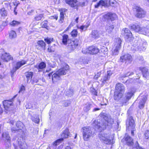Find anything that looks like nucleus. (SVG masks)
Masks as SVG:
<instances>
[{
	"label": "nucleus",
	"instance_id": "f257e3e1",
	"mask_svg": "<svg viewBox=\"0 0 149 149\" xmlns=\"http://www.w3.org/2000/svg\"><path fill=\"white\" fill-rule=\"evenodd\" d=\"M100 116L104 120L105 122L102 124L100 123V121L97 120H95L92 123L93 126L96 128L99 129L100 130L102 131L105 129L106 126L111 125L114 123V120L111 117L106 113L102 112Z\"/></svg>",
	"mask_w": 149,
	"mask_h": 149
},
{
	"label": "nucleus",
	"instance_id": "f03ea898",
	"mask_svg": "<svg viewBox=\"0 0 149 149\" xmlns=\"http://www.w3.org/2000/svg\"><path fill=\"white\" fill-rule=\"evenodd\" d=\"M69 66L68 65H65L64 67L59 69L56 73L52 74L53 72L49 73L48 76L50 77L52 76V80L54 82L60 80L61 76L65 74L69 69Z\"/></svg>",
	"mask_w": 149,
	"mask_h": 149
},
{
	"label": "nucleus",
	"instance_id": "7ed1b4c3",
	"mask_svg": "<svg viewBox=\"0 0 149 149\" xmlns=\"http://www.w3.org/2000/svg\"><path fill=\"white\" fill-rule=\"evenodd\" d=\"M146 45V42L140 39L136 42H134V43L131 47V49L133 51L139 50H143L145 49V47Z\"/></svg>",
	"mask_w": 149,
	"mask_h": 149
},
{
	"label": "nucleus",
	"instance_id": "20e7f679",
	"mask_svg": "<svg viewBox=\"0 0 149 149\" xmlns=\"http://www.w3.org/2000/svg\"><path fill=\"white\" fill-rule=\"evenodd\" d=\"M19 131L20 132V133L19 134L20 138H19L17 139L18 144L21 149H24L25 148L26 146V143L25 141V134L22 130H20Z\"/></svg>",
	"mask_w": 149,
	"mask_h": 149
},
{
	"label": "nucleus",
	"instance_id": "39448f33",
	"mask_svg": "<svg viewBox=\"0 0 149 149\" xmlns=\"http://www.w3.org/2000/svg\"><path fill=\"white\" fill-rule=\"evenodd\" d=\"M83 130V135L84 141H88L92 134V132L90 127H85L82 128Z\"/></svg>",
	"mask_w": 149,
	"mask_h": 149
},
{
	"label": "nucleus",
	"instance_id": "423d86ee",
	"mask_svg": "<svg viewBox=\"0 0 149 149\" xmlns=\"http://www.w3.org/2000/svg\"><path fill=\"white\" fill-rule=\"evenodd\" d=\"M132 61L131 56L129 54H122L120 56V61L122 62H125L127 65L130 64Z\"/></svg>",
	"mask_w": 149,
	"mask_h": 149
},
{
	"label": "nucleus",
	"instance_id": "0eeeda50",
	"mask_svg": "<svg viewBox=\"0 0 149 149\" xmlns=\"http://www.w3.org/2000/svg\"><path fill=\"white\" fill-rule=\"evenodd\" d=\"M68 48L70 51L74 50L78 45V42L77 40L72 41L68 40Z\"/></svg>",
	"mask_w": 149,
	"mask_h": 149
},
{
	"label": "nucleus",
	"instance_id": "6e6552de",
	"mask_svg": "<svg viewBox=\"0 0 149 149\" xmlns=\"http://www.w3.org/2000/svg\"><path fill=\"white\" fill-rule=\"evenodd\" d=\"M127 129H134L135 128V124L132 117H130L126 123Z\"/></svg>",
	"mask_w": 149,
	"mask_h": 149
},
{
	"label": "nucleus",
	"instance_id": "1a4fd4ad",
	"mask_svg": "<svg viewBox=\"0 0 149 149\" xmlns=\"http://www.w3.org/2000/svg\"><path fill=\"white\" fill-rule=\"evenodd\" d=\"M103 17L107 21H113L115 20L117 18L116 15L114 13H108L103 16Z\"/></svg>",
	"mask_w": 149,
	"mask_h": 149
},
{
	"label": "nucleus",
	"instance_id": "9d476101",
	"mask_svg": "<svg viewBox=\"0 0 149 149\" xmlns=\"http://www.w3.org/2000/svg\"><path fill=\"white\" fill-rule=\"evenodd\" d=\"M136 16L138 18H141L144 17L146 14V12L142 9L138 7L136 8Z\"/></svg>",
	"mask_w": 149,
	"mask_h": 149
},
{
	"label": "nucleus",
	"instance_id": "9b49d317",
	"mask_svg": "<svg viewBox=\"0 0 149 149\" xmlns=\"http://www.w3.org/2000/svg\"><path fill=\"white\" fill-rule=\"evenodd\" d=\"M99 137L101 140L104 141V143L106 144L110 143H111V140L106 134L100 133L99 135Z\"/></svg>",
	"mask_w": 149,
	"mask_h": 149
},
{
	"label": "nucleus",
	"instance_id": "f8f14e48",
	"mask_svg": "<svg viewBox=\"0 0 149 149\" xmlns=\"http://www.w3.org/2000/svg\"><path fill=\"white\" fill-rule=\"evenodd\" d=\"M17 96V95H15L13 98L10 100H6L3 102V105L6 110H8V108L13 103L12 100L13 99L15 98Z\"/></svg>",
	"mask_w": 149,
	"mask_h": 149
},
{
	"label": "nucleus",
	"instance_id": "ddd939ff",
	"mask_svg": "<svg viewBox=\"0 0 149 149\" xmlns=\"http://www.w3.org/2000/svg\"><path fill=\"white\" fill-rule=\"evenodd\" d=\"M122 34L124 35L125 38L128 39L131 38L132 34L129 29L127 28L123 29L122 31Z\"/></svg>",
	"mask_w": 149,
	"mask_h": 149
},
{
	"label": "nucleus",
	"instance_id": "4468645a",
	"mask_svg": "<svg viewBox=\"0 0 149 149\" xmlns=\"http://www.w3.org/2000/svg\"><path fill=\"white\" fill-rule=\"evenodd\" d=\"M1 58L3 61L6 62L13 60V58L11 57V56L9 54L6 53L2 54Z\"/></svg>",
	"mask_w": 149,
	"mask_h": 149
},
{
	"label": "nucleus",
	"instance_id": "2eb2a0df",
	"mask_svg": "<svg viewBox=\"0 0 149 149\" xmlns=\"http://www.w3.org/2000/svg\"><path fill=\"white\" fill-rule=\"evenodd\" d=\"M88 50L89 51V53L92 54H97L100 51L97 47L93 46L89 47Z\"/></svg>",
	"mask_w": 149,
	"mask_h": 149
},
{
	"label": "nucleus",
	"instance_id": "dca6fc26",
	"mask_svg": "<svg viewBox=\"0 0 149 149\" xmlns=\"http://www.w3.org/2000/svg\"><path fill=\"white\" fill-rule=\"evenodd\" d=\"M46 44L42 40H39L37 42V45H36V48L38 50L41 49L45 50Z\"/></svg>",
	"mask_w": 149,
	"mask_h": 149
},
{
	"label": "nucleus",
	"instance_id": "f3484780",
	"mask_svg": "<svg viewBox=\"0 0 149 149\" xmlns=\"http://www.w3.org/2000/svg\"><path fill=\"white\" fill-rule=\"evenodd\" d=\"M141 27L139 25L137 24H133L130 25V29L136 32L139 33H143V32L140 31Z\"/></svg>",
	"mask_w": 149,
	"mask_h": 149
},
{
	"label": "nucleus",
	"instance_id": "a211bd4d",
	"mask_svg": "<svg viewBox=\"0 0 149 149\" xmlns=\"http://www.w3.org/2000/svg\"><path fill=\"white\" fill-rule=\"evenodd\" d=\"M33 74V72H28L25 73V76L26 78L27 83H32L31 79Z\"/></svg>",
	"mask_w": 149,
	"mask_h": 149
},
{
	"label": "nucleus",
	"instance_id": "6ab92c4d",
	"mask_svg": "<svg viewBox=\"0 0 149 149\" xmlns=\"http://www.w3.org/2000/svg\"><path fill=\"white\" fill-rule=\"evenodd\" d=\"M122 40L120 38H116L114 40L113 46L121 49Z\"/></svg>",
	"mask_w": 149,
	"mask_h": 149
},
{
	"label": "nucleus",
	"instance_id": "aec40b11",
	"mask_svg": "<svg viewBox=\"0 0 149 149\" xmlns=\"http://www.w3.org/2000/svg\"><path fill=\"white\" fill-rule=\"evenodd\" d=\"M124 93L121 92L115 91L114 93L113 98L116 100H119L123 97Z\"/></svg>",
	"mask_w": 149,
	"mask_h": 149
},
{
	"label": "nucleus",
	"instance_id": "412c9836",
	"mask_svg": "<svg viewBox=\"0 0 149 149\" xmlns=\"http://www.w3.org/2000/svg\"><path fill=\"white\" fill-rule=\"evenodd\" d=\"M139 69L142 72L143 77L146 78H148L149 76V72L148 69L146 67H144L140 68Z\"/></svg>",
	"mask_w": 149,
	"mask_h": 149
},
{
	"label": "nucleus",
	"instance_id": "4be33fe9",
	"mask_svg": "<svg viewBox=\"0 0 149 149\" xmlns=\"http://www.w3.org/2000/svg\"><path fill=\"white\" fill-rule=\"evenodd\" d=\"M66 3L71 7H76L77 6V0H65Z\"/></svg>",
	"mask_w": 149,
	"mask_h": 149
},
{
	"label": "nucleus",
	"instance_id": "5701e85b",
	"mask_svg": "<svg viewBox=\"0 0 149 149\" xmlns=\"http://www.w3.org/2000/svg\"><path fill=\"white\" fill-rule=\"evenodd\" d=\"M70 133L69 131L68 128H66L65 130H64L62 133L61 134V136L64 138H68L70 136Z\"/></svg>",
	"mask_w": 149,
	"mask_h": 149
},
{
	"label": "nucleus",
	"instance_id": "b1692460",
	"mask_svg": "<svg viewBox=\"0 0 149 149\" xmlns=\"http://www.w3.org/2000/svg\"><path fill=\"white\" fill-rule=\"evenodd\" d=\"M115 91L124 93L125 87L123 84H116Z\"/></svg>",
	"mask_w": 149,
	"mask_h": 149
},
{
	"label": "nucleus",
	"instance_id": "393cba45",
	"mask_svg": "<svg viewBox=\"0 0 149 149\" xmlns=\"http://www.w3.org/2000/svg\"><path fill=\"white\" fill-rule=\"evenodd\" d=\"M125 139L127 144L129 146H132L133 144V140L130 136L126 134L125 136Z\"/></svg>",
	"mask_w": 149,
	"mask_h": 149
},
{
	"label": "nucleus",
	"instance_id": "a878e982",
	"mask_svg": "<svg viewBox=\"0 0 149 149\" xmlns=\"http://www.w3.org/2000/svg\"><path fill=\"white\" fill-rule=\"evenodd\" d=\"M100 5L104 7H108L109 6V4L107 1H105L103 0H100L97 4L95 5V8H97Z\"/></svg>",
	"mask_w": 149,
	"mask_h": 149
},
{
	"label": "nucleus",
	"instance_id": "bb28decb",
	"mask_svg": "<svg viewBox=\"0 0 149 149\" xmlns=\"http://www.w3.org/2000/svg\"><path fill=\"white\" fill-rule=\"evenodd\" d=\"M26 63V61L24 60H22L20 61H19L15 64V66L18 69L20 68L22 66L25 64Z\"/></svg>",
	"mask_w": 149,
	"mask_h": 149
},
{
	"label": "nucleus",
	"instance_id": "cd10ccee",
	"mask_svg": "<svg viewBox=\"0 0 149 149\" xmlns=\"http://www.w3.org/2000/svg\"><path fill=\"white\" fill-rule=\"evenodd\" d=\"M46 64L45 63L42 62H41L38 64H37L35 66V67L38 70H42L45 68Z\"/></svg>",
	"mask_w": 149,
	"mask_h": 149
},
{
	"label": "nucleus",
	"instance_id": "c85d7f7f",
	"mask_svg": "<svg viewBox=\"0 0 149 149\" xmlns=\"http://www.w3.org/2000/svg\"><path fill=\"white\" fill-rule=\"evenodd\" d=\"M134 91V90H132L128 92L125 93V96L127 101H128L131 98L132 96L133 95Z\"/></svg>",
	"mask_w": 149,
	"mask_h": 149
},
{
	"label": "nucleus",
	"instance_id": "c756f323",
	"mask_svg": "<svg viewBox=\"0 0 149 149\" xmlns=\"http://www.w3.org/2000/svg\"><path fill=\"white\" fill-rule=\"evenodd\" d=\"M114 26L113 25L109 24L106 27V29L107 32L108 33H111L113 30L114 28Z\"/></svg>",
	"mask_w": 149,
	"mask_h": 149
},
{
	"label": "nucleus",
	"instance_id": "7c9ffc66",
	"mask_svg": "<svg viewBox=\"0 0 149 149\" xmlns=\"http://www.w3.org/2000/svg\"><path fill=\"white\" fill-rule=\"evenodd\" d=\"M143 33H139L144 34L145 35H147L149 34V28L148 27H141L140 31Z\"/></svg>",
	"mask_w": 149,
	"mask_h": 149
},
{
	"label": "nucleus",
	"instance_id": "2f4dec72",
	"mask_svg": "<svg viewBox=\"0 0 149 149\" xmlns=\"http://www.w3.org/2000/svg\"><path fill=\"white\" fill-rule=\"evenodd\" d=\"M146 98L144 96L141 99L139 102V107L140 109H143L144 106L145 102L146 101Z\"/></svg>",
	"mask_w": 149,
	"mask_h": 149
},
{
	"label": "nucleus",
	"instance_id": "473e14b6",
	"mask_svg": "<svg viewBox=\"0 0 149 149\" xmlns=\"http://www.w3.org/2000/svg\"><path fill=\"white\" fill-rule=\"evenodd\" d=\"M120 49V48L113 46L112 49V55L114 56L118 55Z\"/></svg>",
	"mask_w": 149,
	"mask_h": 149
},
{
	"label": "nucleus",
	"instance_id": "72a5a7b5",
	"mask_svg": "<svg viewBox=\"0 0 149 149\" xmlns=\"http://www.w3.org/2000/svg\"><path fill=\"white\" fill-rule=\"evenodd\" d=\"M91 35L92 37L95 39H97L100 36V34L99 32L97 31L96 30L93 31L92 32Z\"/></svg>",
	"mask_w": 149,
	"mask_h": 149
},
{
	"label": "nucleus",
	"instance_id": "f704fd0d",
	"mask_svg": "<svg viewBox=\"0 0 149 149\" xmlns=\"http://www.w3.org/2000/svg\"><path fill=\"white\" fill-rule=\"evenodd\" d=\"M2 138L4 140H6L8 141H10V137L7 132H5L3 133Z\"/></svg>",
	"mask_w": 149,
	"mask_h": 149
},
{
	"label": "nucleus",
	"instance_id": "c9c22d12",
	"mask_svg": "<svg viewBox=\"0 0 149 149\" xmlns=\"http://www.w3.org/2000/svg\"><path fill=\"white\" fill-rule=\"evenodd\" d=\"M68 35L67 34H64L62 36V42L64 45H66L68 44Z\"/></svg>",
	"mask_w": 149,
	"mask_h": 149
},
{
	"label": "nucleus",
	"instance_id": "e433bc0d",
	"mask_svg": "<svg viewBox=\"0 0 149 149\" xmlns=\"http://www.w3.org/2000/svg\"><path fill=\"white\" fill-rule=\"evenodd\" d=\"M8 12L4 8H2L0 9V14L3 17L6 16L7 15Z\"/></svg>",
	"mask_w": 149,
	"mask_h": 149
},
{
	"label": "nucleus",
	"instance_id": "4c0bfd02",
	"mask_svg": "<svg viewBox=\"0 0 149 149\" xmlns=\"http://www.w3.org/2000/svg\"><path fill=\"white\" fill-rule=\"evenodd\" d=\"M65 11V9H64L63 10H61L60 11V19L59 20V22L60 23H62L63 22L64 18V14L63 12Z\"/></svg>",
	"mask_w": 149,
	"mask_h": 149
},
{
	"label": "nucleus",
	"instance_id": "58836bf2",
	"mask_svg": "<svg viewBox=\"0 0 149 149\" xmlns=\"http://www.w3.org/2000/svg\"><path fill=\"white\" fill-rule=\"evenodd\" d=\"M74 90L72 87L68 89L66 92V95L68 96H71L73 94Z\"/></svg>",
	"mask_w": 149,
	"mask_h": 149
},
{
	"label": "nucleus",
	"instance_id": "ea45409f",
	"mask_svg": "<svg viewBox=\"0 0 149 149\" xmlns=\"http://www.w3.org/2000/svg\"><path fill=\"white\" fill-rule=\"evenodd\" d=\"M93 104L87 103L86 104L84 108V109L85 111L87 112L90 109L93 107Z\"/></svg>",
	"mask_w": 149,
	"mask_h": 149
},
{
	"label": "nucleus",
	"instance_id": "a19ab883",
	"mask_svg": "<svg viewBox=\"0 0 149 149\" xmlns=\"http://www.w3.org/2000/svg\"><path fill=\"white\" fill-rule=\"evenodd\" d=\"M16 125L19 131L23 128L24 125L23 123L20 121H17L16 123Z\"/></svg>",
	"mask_w": 149,
	"mask_h": 149
},
{
	"label": "nucleus",
	"instance_id": "79ce46f5",
	"mask_svg": "<svg viewBox=\"0 0 149 149\" xmlns=\"http://www.w3.org/2000/svg\"><path fill=\"white\" fill-rule=\"evenodd\" d=\"M17 37V34L15 31H11L9 33V37L12 39L15 38Z\"/></svg>",
	"mask_w": 149,
	"mask_h": 149
},
{
	"label": "nucleus",
	"instance_id": "37998d69",
	"mask_svg": "<svg viewBox=\"0 0 149 149\" xmlns=\"http://www.w3.org/2000/svg\"><path fill=\"white\" fill-rule=\"evenodd\" d=\"M16 2H12L11 3H10V9H11V10L13 9L14 11H15V9L19 4V3H17L16 4Z\"/></svg>",
	"mask_w": 149,
	"mask_h": 149
},
{
	"label": "nucleus",
	"instance_id": "c03bdc74",
	"mask_svg": "<svg viewBox=\"0 0 149 149\" xmlns=\"http://www.w3.org/2000/svg\"><path fill=\"white\" fill-rule=\"evenodd\" d=\"M56 45H54L52 46H49L47 49L48 51L49 52H53L55 50Z\"/></svg>",
	"mask_w": 149,
	"mask_h": 149
},
{
	"label": "nucleus",
	"instance_id": "a18cd8bd",
	"mask_svg": "<svg viewBox=\"0 0 149 149\" xmlns=\"http://www.w3.org/2000/svg\"><path fill=\"white\" fill-rule=\"evenodd\" d=\"M31 119L32 120L36 123H38L40 121V119L38 116H37L36 118L33 116H31Z\"/></svg>",
	"mask_w": 149,
	"mask_h": 149
},
{
	"label": "nucleus",
	"instance_id": "49530a36",
	"mask_svg": "<svg viewBox=\"0 0 149 149\" xmlns=\"http://www.w3.org/2000/svg\"><path fill=\"white\" fill-rule=\"evenodd\" d=\"M20 24V22L15 20H13L10 23V25L13 26H17Z\"/></svg>",
	"mask_w": 149,
	"mask_h": 149
},
{
	"label": "nucleus",
	"instance_id": "de8ad7c7",
	"mask_svg": "<svg viewBox=\"0 0 149 149\" xmlns=\"http://www.w3.org/2000/svg\"><path fill=\"white\" fill-rule=\"evenodd\" d=\"M63 140V138L58 139L54 142L53 144L54 146H56L58 145L59 143H61Z\"/></svg>",
	"mask_w": 149,
	"mask_h": 149
},
{
	"label": "nucleus",
	"instance_id": "09e8293b",
	"mask_svg": "<svg viewBox=\"0 0 149 149\" xmlns=\"http://www.w3.org/2000/svg\"><path fill=\"white\" fill-rule=\"evenodd\" d=\"M77 30L74 29L73 30L71 33V36L73 37H76L77 35Z\"/></svg>",
	"mask_w": 149,
	"mask_h": 149
},
{
	"label": "nucleus",
	"instance_id": "8fccbe9b",
	"mask_svg": "<svg viewBox=\"0 0 149 149\" xmlns=\"http://www.w3.org/2000/svg\"><path fill=\"white\" fill-rule=\"evenodd\" d=\"M91 91L93 94L96 96L97 95V93L96 90L94 89L93 86L91 88Z\"/></svg>",
	"mask_w": 149,
	"mask_h": 149
},
{
	"label": "nucleus",
	"instance_id": "3c124183",
	"mask_svg": "<svg viewBox=\"0 0 149 149\" xmlns=\"http://www.w3.org/2000/svg\"><path fill=\"white\" fill-rule=\"evenodd\" d=\"M44 40L48 44H49L52 41H53V38H45Z\"/></svg>",
	"mask_w": 149,
	"mask_h": 149
},
{
	"label": "nucleus",
	"instance_id": "603ef678",
	"mask_svg": "<svg viewBox=\"0 0 149 149\" xmlns=\"http://www.w3.org/2000/svg\"><path fill=\"white\" fill-rule=\"evenodd\" d=\"M144 138L146 139H148L149 138V130H147L145 132Z\"/></svg>",
	"mask_w": 149,
	"mask_h": 149
},
{
	"label": "nucleus",
	"instance_id": "864d4df0",
	"mask_svg": "<svg viewBox=\"0 0 149 149\" xmlns=\"http://www.w3.org/2000/svg\"><path fill=\"white\" fill-rule=\"evenodd\" d=\"M43 17V15L42 14H40L38 15L36 17H35V19L36 21H39Z\"/></svg>",
	"mask_w": 149,
	"mask_h": 149
},
{
	"label": "nucleus",
	"instance_id": "5fc2aeb1",
	"mask_svg": "<svg viewBox=\"0 0 149 149\" xmlns=\"http://www.w3.org/2000/svg\"><path fill=\"white\" fill-rule=\"evenodd\" d=\"M17 70H18V69L16 68L15 66L13 67L12 70L11 71V73L12 74V77H13V74Z\"/></svg>",
	"mask_w": 149,
	"mask_h": 149
},
{
	"label": "nucleus",
	"instance_id": "6e6d98bb",
	"mask_svg": "<svg viewBox=\"0 0 149 149\" xmlns=\"http://www.w3.org/2000/svg\"><path fill=\"white\" fill-rule=\"evenodd\" d=\"M17 70H18V69L16 68L15 66L13 67L12 70L11 71V73L12 74V77H13V74Z\"/></svg>",
	"mask_w": 149,
	"mask_h": 149
},
{
	"label": "nucleus",
	"instance_id": "4d7b16f0",
	"mask_svg": "<svg viewBox=\"0 0 149 149\" xmlns=\"http://www.w3.org/2000/svg\"><path fill=\"white\" fill-rule=\"evenodd\" d=\"M47 21H44L42 23V27L43 28H47Z\"/></svg>",
	"mask_w": 149,
	"mask_h": 149
},
{
	"label": "nucleus",
	"instance_id": "13d9d810",
	"mask_svg": "<svg viewBox=\"0 0 149 149\" xmlns=\"http://www.w3.org/2000/svg\"><path fill=\"white\" fill-rule=\"evenodd\" d=\"M77 5L76 7V9H77L78 8V7L79 6H84L85 5V3L84 2H80L79 3H77Z\"/></svg>",
	"mask_w": 149,
	"mask_h": 149
},
{
	"label": "nucleus",
	"instance_id": "bf43d9fd",
	"mask_svg": "<svg viewBox=\"0 0 149 149\" xmlns=\"http://www.w3.org/2000/svg\"><path fill=\"white\" fill-rule=\"evenodd\" d=\"M88 48L87 49H86L85 48L83 49L82 50V52L85 54H86L88 53H89V51L88 50Z\"/></svg>",
	"mask_w": 149,
	"mask_h": 149
},
{
	"label": "nucleus",
	"instance_id": "052dcab7",
	"mask_svg": "<svg viewBox=\"0 0 149 149\" xmlns=\"http://www.w3.org/2000/svg\"><path fill=\"white\" fill-rule=\"evenodd\" d=\"M101 74V72H97L96 74H95L94 78L95 79H97L98 77H100Z\"/></svg>",
	"mask_w": 149,
	"mask_h": 149
},
{
	"label": "nucleus",
	"instance_id": "680f3d73",
	"mask_svg": "<svg viewBox=\"0 0 149 149\" xmlns=\"http://www.w3.org/2000/svg\"><path fill=\"white\" fill-rule=\"evenodd\" d=\"M24 90H25L24 86H22L21 87L20 89V90L19 91V93H20V92H22V93H23Z\"/></svg>",
	"mask_w": 149,
	"mask_h": 149
},
{
	"label": "nucleus",
	"instance_id": "e2e57ef3",
	"mask_svg": "<svg viewBox=\"0 0 149 149\" xmlns=\"http://www.w3.org/2000/svg\"><path fill=\"white\" fill-rule=\"evenodd\" d=\"M70 104V103L68 101H65L63 102V105L65 107H67L68 106L69 104Z\"/></svg>",
	"mask_w": 149,
	"mask_h": 149
},
{
	"label": "nucleus",
	"instance_id": "0e129e2a",
	"mask_svg": "<svg viewBox=\"0 0 149 149\" xmlns=\"http://www.w3.org/2000/svg\"><path fill=\"white\" fill-rule=\"evenodd\" d=\"M58 17L56 15L52 16L49 17V18L50 19H55L56 20H57L58 19Z\"/></svg>",
	"mask_w": 149,
	"mask_h": 149
},
{
	"label": "nucleus",
	"instance_id": "69168bd1",
	"mask_svg": "<svg viewBox=\"0 0 149 149\" xmlns=\"http://www.w3.org/2000/svg\"><path fill=\"white\" fill-rule=\"evenodd\" d=\"M109 78H108V77L107 76H105L104 77H103V81L102 82L103 83H105L104 82V81H106L107 80H108V79Z\"/></svg>",
	"mask_w": 149,
	"mask_h": 149
},
{
	"label": "nucleus",
	"instance_id": "338daca9",
	"mask_svg": "<svg viewBox=\"0 0 149 149\" xmlns=\"http://www.w3.org/2000/svg\"><path fill=\"white\" fill-rule=\"evenodd\" d=\"M111 74L112 73L110 71H108L107 72V74L106 76L108 77V78H109Z\"/></svg>",
	"mask_w": 149,
	"mask_h": 149
},
{
	"label": "nucleus",
	"instance_id": "774afa93",
	"mask_svg": "<svg viewBox=\"0 0 149 149\" xmlns=\"http://www.w3.org/2000/svg\"><path fill=\"white\" fill-rule=\"evenodd\" d=\"M11 131L12 132H15L16 131H17L18 132L19 131V130L18 128L17 129L16 128L13 127L11 128Z\"/></svg>",
	"mask_w": 149,
	"mask_h": 149
}]
</instances>
